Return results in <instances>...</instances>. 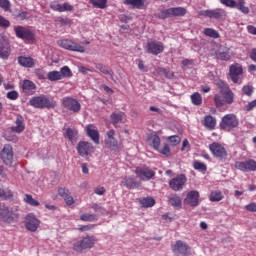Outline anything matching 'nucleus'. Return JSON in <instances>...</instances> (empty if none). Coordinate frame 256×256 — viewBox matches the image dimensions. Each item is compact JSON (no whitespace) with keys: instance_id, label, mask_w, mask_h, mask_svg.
<instances>
[{"instance_id":"nucleus-51","label":"nucleus","mask_w":256,"mask_h":256,"mask_svg":"<svg viewBox=\"0 0 256 256\" xmlns=\"http://www.w3.org/2000/svg\"><path fill=\"white\" fill-rule=\"evenodd\" d=\"M61 74L62 79L65 77H72L73 73H71V69L68 66H63L59 72Z\"/></svg>"},{"instance_id":"nucleus-57","label":"nucleus","mask_w":256,"mask_h":256,"mask_svg":"<svg viewBox=\"0 0 256 256\" xmlns=\"http://www.w3.org/2000/svg\"><path fill=\"white\" fill-rule=\"evenodd\" d=\"M159 19H169V17L171 16V8L162 10L159 14H158Z\"/></svg>"},{"instance_id":"nucleus-64","label":"nucleus","mask_w":256,"mask_h":256,"mask_svg":"<svg viewBox=\"0 0 256 256\" xmlns=\"http://www.w3.org/2000/svg\"><path fill=\"white\" fill-rule=\"evenodd\" d=\"M256 107V99L249 102L246 106H245V111H253V109H255Z\"/></svg>"},{"instance_id":"nucleus-60","label":"nucleus","mask_w":256,"mask_h":256,"mask_svg":"<svg viewBox=\"0 0 256 256\" xmlns=\"http://www.w3.org/2000/svg\"><path fill=\"white\" fill-rule=\"evenodd\" d=\"M64 201L68 207H71V205L75 204V199H73V196H71L70 193L66 194Z\"/></svg>"},{"instance_id":"nucleus-62","label":"nucleus","mask_w":256,"mask_h":256,"mask_svg":"<svg viewBox=\"0 0 256 256\" xmlns=\"http://www.w3.org/2000/svg\"><path fill=\"white\" fill-rule=\"evenodd\" d=\"M160 71L167 77V79H173L175 77V74L171 70H167L165 68L160 69Z\"/></svg>"},{"instance_id":"nucleus-54","label":"nucleus","mask_w":256,"mask_h":256,"mask_svg":"<svg viewBox=\"0 0 256 256\" xmlns=\"http://www.w3.org/2000/svg\"><path fill=\"white\" fill-rule=\"evenodd\" d=\"M168 141L173 145V147H177L181 143V137L174 135V136H169Z\"/></svg>"},{"instance_id":"nucleus-29","label":"nucleus","mask_w":256,"mask_h":256,"mask_svg":"<svg viewBox=\"0 0 256 256\" xmlns=\"http://www.w3.org/2000/svg\"><path fill=\"white\" fill-rule=\"evenodd\" d=\"M0 199H4V201H15L13 191L9 188H0Z\"/></svg>"},{"instance_id":"nucleus-27","label":"nucleus","mask_w":256,"mask_h":256,"mask_svg":"<svg viewBox=\"0 0 256 256\" xmlns=\"http://www.w3.org/2000/svg\"><path fill=\"white\" fill-rule=\"evenodd\" d=\"M148 143L155 151H159V147H161V138L157 134H151L148 137Z\"/></svg>"},{"instance_id":"nucleus-40","label":"nucleus","mask_w":256,"mask_h":256,"mask_svg":"<svg viewBox=\"0 0 256 256\" xmlns=\"http://www.w3.org/2000/svg\"><path fill=\"white\" fill-rule=\"evenodd\" d=\"M210 201L212 202H219L223 199V193L219 190H214L210 193L209 196Z\"/></svg>"},{"instance_id":"nucleus-55","label":"nucleus","mask_w":256,"mask_h":256,"mask_svg":"<svg viewBox=\"0 0 256 256\" xmlns=\"http://www.w3.org/2000/svg\"><path fill=\"white\" fill-rule=\"evenodd\" d=\"M0 27L1 29H9V27H11V22L2 15H0Z\"/></svg>"},{"instance_id":"nucleus-13","label":"nucleus","mask_w":256,"mask_h":256,"mask_svg":"<svg viewBox=\"0 0 256 256\" xmlns=\"http://www.w3.org/2000/svg\"><path fill=\"white\" fill-rule=\"evenodd\" d=\"M135 173L141 181H151V179L155 177V171L151 170L149 167H137Z\"/></svg>"},{"instance_id":"nucleus-34","label":"nucleus","mask_w":256,"mask_h":256,"mask_svg":"<svg viewBox=\"0 0 256 256\" xmlns=\"http://www.w3.org/2000/svg\"><path fill=\"white\" fill-rule=\"evenodd\" d=\"M216 58L219 59L220 61H229L231 59V52H229V49H220L216 53Z\"/></svg>"},{"instance_id":"nucleus-18","label":"nucleus","mask_w":256,"mask_h":256,"mask_svg":"<svg viewBox=\"0 0 256 256\" xmlns=\"http://www.w3.org/2000/svg\"><path fill=\"white\" fill-rule=\"evenodd\" d=\"M235 167L239 171H243L244 173H249V171H256V161L253 159H249L242 162H236Z\"/></svg>"},{"instance_id":"nucleus-38","label":"nucleus","mask_w":256,"mask_h":256,"mask_svg":"<svg viewBox=\"0 0 256 256\" xmlns=\"http://www.w3.org/2000/svg\"><path fill=\"white\" fill-rule=\"evenodd\" d=\"M125 5H131L133 9H143L145 6V0H125Z\"/></svg>"},{"instance_id":"nucleus-49","label":"nucleus","mask_w":256,"mask_h":256,"mask_svg":"<svg viewBox=\"0 0 256 256\" xmlns=\"http://www.w3.org/2000/svg\"><path fill=\"white\" fill-rule=\"evenodd\" d=\"M214 103L217 108L223 107V105H227V103L225 102V98L218 94L214 96Z\"/></svg>"},{"instance_id":"nucleus-47","label":"nucleus","mask_w":256,"mask_h":256,"mask_svg":"<svg viewBox=\"0 0 256 256\" xmlns=\"http://www.w3.org/2000/svg\"><path fill=\"white\" fill-rule=\"evenodd\" d=\"M81 221L93 223V221H97V216L95 214H89V213H84L80 216Z\"/></svg>"},{"instance_id":"nucleus-24","label":"nucleus","mask_w":256,"mask_h":256,"mask_svg":"<svg viewBox=\"0 0 256 256\" xmlns=\"http://www.w3.org/2000/svg\"><path fill=\"white\" fill-rule=\"evenodd\" d=\"M125 114L123 112H113L110 115V121L114 127H119L120 123H125Z\"/></svg>"},{"instance_id":"nucleus-2","label":"nucleus","mask_w":256,"mask_h":256,"mask_svg":"<svg viewBox=\"0 0 256 256\" xmlns=\"http://www.w3.org/2000/svg\"><path fill=\"white\" fill-rule=\"evenodd\" d=\"M97 243V238L94 235H87L81 240L73 243V251L76 253H82L85 249H93Z\"/></svg>"},{"instance_id":"nucleus-48","label":"nucleus","mask_w":256,"mask_h":256,"mask_svg":"<svg viewBox=\"0 0 256 256\" xmlns=\"http://www.w3.org/2000/svg\"><path fill=\"white\" fill-rule=\"evenodd\" d=\"M158 153H161V155H164L165 157H171V148H169V144L164 143L162 148H159Z\"/></svg>"},{"instance_id":"nucleus-50","label":"nucleus","mask_w":256,"mask_h":256,"mask_svg":"<svg viewBox=\"0 0 256 256\" xmlns=\"http://www.w3.org/2000/svg\"><path fill=\"white\" fill-rule=\"evenodd\" d=\"M91 209H93L95 213H99L100 215H105V213H107V210L97 203L92 204Z\"/></svg>"},{"instance_id":"nucleus-5","label":"nucleus","mask_w":256,"mask_h":256,"mask_svg":"<svg viewBox=\"0 0 256 256\" xmlns=\"http://www.w3.org/2000/svg\"><path fill=\"white\" fill-rule=\"evenodd\" d=\"M57 44L59 45V47H62V49H66L67 51H76L77 53H85V47L69 39L59 40Z\"/></svg>"},{"instance_id":"nucleus-45","label":"nucleus","mask_w":256,"mask_h":256,"mask_svg":"<svg viewBox=\"0 0 256 256\" xmlns=\"http://www.w3.org/2000/svg\"><path fill=\"white\" fill-rule=\"evenodd\" d=\"M47 79L49 81H61V79H63L61 77V74L59 71H51L47 74Z\"/></svg>"},{"instance_id":"nucleus-3","label":"nucleus","mask_w":256,"mask_h":256,"mask_svg":"<svg viewBox=\"0 0 256 256\" xmlns=\"http://www.w3.org/2000/svg\"><path fill=\"white\" fill-rule=\"evenodd\" d=\"M19 219V209L0 206V221L13 223Z\"/></svg>"},{"instance_id":"nucleus-39","label":"nucleus","mask_w":256,"mask_h":256,"mask_svg":"<svg viewBox=\"0 0 256 256\" xmlns=\"http://www.w3.org/2000/svg\"><path fill=\"white\" fill-rule=\"evenodd\" d=\"M23 201L27 204L30 205L31 207H39L41 203L39 201L35 200L31 194H25Z\"/></svg>"},{"instance_id":"nucleus-33","label":"nucleus","mask_w":256,"mask_h":256,"mask_svg":"<svg viewBox=\"0 0 256 256\" xmlns=\"http://www.w3.org/2000/svg\"><path fill=\"white\" fill-rule=\"evenodd\" d=\"M234 9H237L240 11V13H243V15H249L250 13L249 7L246 6L245 0H236V6Z\"/></svg>"},{"instance_id":"nucleus-63","label":"nucleus","mask_w":256,"mask_h":256,"mask_svg":"<svg viewBox=\"0 0 256 256\" xmlns=\"http://www.w3.org/2000/svg\"><path fill=\"white\" fill-rule=\"evenodd\" d=\"M246 211L250 213H256V202L249 203L245 206Z\"/></svg>"},{"instance_id":"nucleus-1","label":"nucleus","mask_w":256,"mask_h":256,"mask_svg":"<svg viewBox=\"0 0 256 256\" xmlns=\"http://www.w3.org/2000/svg\"><path fill=\"white\" fill-rule=\"evenodd\" d=\"M29 105L34 109H55L57 107V103L45 95L32 97Z\"/></svg>"},{"instance_id":"nucleus-43","label":"nucleus","mask_w":256,"mask_h":256,"mask_svg":"<svg viewBox=\"0 0 256 256\" xmlns=\"http://www.w3.org/2000/svg\"><path fill=\"white\" fill-rule=\"evenodd\" d=\"M90 3L96 9H106L107 8V0H90Z\"/></svg>"},{"instance_id":"nucleus-28","label":"nucleus","mask_w":256,"mask_h":256,"mask_svg":"<svg viewBox=\"0 0 256 256\" xmlns=\"http://www.w3.org/2000/svg\"><path fill=\"white\" fill-rule=\"evenodd\" d=\"M16 126H12L11 127V131H14V133H23V131H25V123L23 120V117L18 116L16 118Z\"/></svg>"},{"instance_id":"nucleus-44","label":"nucleus","mask_w":256,"mask_h":256,"mask_svg":"<svg viewBox=\"0 0 256 256\" xmlns=\"http://www.w3.org/2000/svg\"><path fill=\"white\" fill-rule=\"evenodd\" d=\"M204 35H206V37H211L212 39H219V32L213 28L204 29Z\"/></svg>"},{"instance_id":"nucleus-4","label":"nucleus","mask_w":256,"mask_h":256,"mask_svg":"<svg viewBox=\"0 0 256 256\" xmlns=\"http://www.w3.org/2000/svg\"><path fill=\"white\" fill-rule=\"evenodd\" d=\"M239 127V118L235 114H226L222 117L220 122V129L224 131H231Z\"/></svg>"},{"instance_id":"nucleus-61","label":"nucleus","mask_w":256,"mask_h":256,"mask_svg":"<svg viewBox=\"0 0 256 256\" xmlns=\"http://www.w3.org/2000/svg\"><path fill=\"white\" fill-rule=\"evenodd\" d=\"M50 8H52L53 11L61 13L62 4H59L57 1H53L50 3Z\"/></svg>"},{"instance_id":"nucleus-22","label":"nucleus","mask_w":256,"mask_h":256,"mask_svg":"<svg viewBox=\"0 0 256 256\" xmlns=\"http://www.w3.org/2000/svg\"><path fill=\"white\" fill-rule=\"evenodd\" d=\"M225 14V10L221 8H216L213 10H205L202 12V15L204 17H208L209 19H221L223 15Z\"/></svg>"},{"instance_id":"nucleus-7","label":"nucleus","mask_w":256,"mask_h":256,"mask_svg":"<svg viewBox=\"0 0 256 256\" xmlns=\"http://www.w3.org/2000/svg\"><path fill=\"white\" fill-rule=\"evenodd\" d=\"M15 35L18 39H23L24 41H35V35L33 31L23 26L14 27Z\"/></svg>"},{"instance_id":"nucleus-11","label":"nucleus","mask_w":256,"mask_h":256,"mask_svg":"<svg viewBox=\"0 0 256 256\" xmlns=\"http://www.w3.org/2000/svg\"><path fill=\"white\" fill-rule=\"evenodd\" d=\"M0 158L5 165H13V147L5 144L0 152Z\"/></svg>"},{"instance_id":"nucleus-19","label":"nucleus","mask_w":256,"mask_h":256,"mask_svg":"<svg viewBox=\"0 0 256 256\" xmlns=\"http://www.w3.org/2000/svg\"><path fill=\"white\" fill-rule=\"evenodd\" d=\"M94 149L93 144L85 141H80L77 145V151L80 157L89 156V153H93Z\"/></svg>"},{"instance_id":"nucleus-59","label":"nucleus","mask_w":256,"mask_h":256,"mask_svg":"<svg viewBox=\"0 0 256 256\" xmlns=\"http://www.w3.org/2000/svg\"><path fill=\"white\" fill-rule=\"evenodd\" d=\"M0 7L4 11H11V2L9 0H0Z\"/></svg>"},{"instance_id":"nucleus-26","label":"nucleus","mask_w":256,"mask_h":256,"mask_svg":"<svg viewBox=\"0 0 256 256\" xmlns=\"http://www.w3.org/2000/svg\"><path fill=\"white\" fill-rule=\"evenodd\" d=\"M18 63L21 67H27L28 69L35 67V59L32 57L20 56L18 57Z\"/></svg>"},{"instance_id":"nucleus-30","label":"nucleus","mask_w":256,"mask_h":256,"mask_svg":"<svg viewBox=\"0 0 256 256\" xmlns=\"http://www.w3.org/2000/svg\"><path fill=\"white\" fill-rule=\"evenodd\" d=\"M122 185L127 187V189H137V187H139V182L132 177H126L122 180Z\"/></svg>"},{"instance_id":"nucleus-53","label":"nucleus","mask_w":256,"mask_h":256,"mask_svg":"<svg viewBox=\"0 0 256 256\" xmlns=\"http://www.w3.org/2000/svg\"><path fill=\"white\" fill-rule=\"evenodd\" d=\"M220 3L222 5H225V7H229L230 9H235L237 5V0H220Z\"/></svg>"},{"instance_id":"nucleus-41","label":"nucleus","mask_w":256,"mask_h":256,"mask_svg":"<svg viewBox=\"0 0 256 256\" xmlns=\"http://www.w3.org/2000/svg\"><path fill=\"white\" fill-rule=\"evenodd\" d=\"M190 99L192 103L196 105V107H199L200 105L203 104V97H201V94H199L198 92L193 93L190 96Z\"/></svg>"},{"instance_id":"nucleus-12","label":"nucleus","mask_w":256,"mask_h":256,"mask_svg":"<svg viewBox=\"0 0 256 256\" xmlns=\"http://www.w3.org/2000/svg\"><path fill=\"white\" fill-rule=\"evenodd\" d=\"M229 75H230V79L234 83L241 84L239 79H241V75H243V66L239 63L232 64L229 69Z\"/></svg>"},{"instance_id":"nucleus-20","label":"nucleus","mask_w":256,"mask_h":256,"mask_svg":"<svg viewBox=\"0 0 256 256\" xmlns=\"http://www.w3.org/2000/svg\"><path fill=\"white\" fill-rule=\"evenodd\" d=\"M11 55V44L9 40L1 38L0 39V59L7 60Z\"/></svg>"},{"instance_id":"nucleus-56","label":"nucleus","mask_w":256,"mask_h":256,"mask_svg":"<svg viewBox=\"0 0 256 256\" xmlns=\"http://www.w3.org/2000/svg\"><path fill=\"white\" fill-rule=\"evenodd\" d=\"M193 167L196 169V171H207V165H205L203 162L194 161Z\"/></svg>"},{"instance_id":"nucleus-25","label":"nucleus","mask_w":256,"mask_h":256,"mask_svg":"<svg viewBox=\"0 0 256 256\" xmlns=\"http://www.w3.org/2000/svg\"><path fill=\"white\" fill-rule=\"evenodd\" d=\"M22 89L26 95H35V91H37V85H35L31 80H24L22 83Z\"/></svg>"},{"instance_id":"nucleus-35","label":"nucleus","mask_w":256,"mask_h":256,"mask_svg":"<svg viewBox=\"0 0 256 256\" xmlns=\"http://www.w3.org/2000/svg\"><path fill=\"white\" fill-rule=\"evenodd\" d=\"M77 130H73L71 128L64 129V137H67L71 143H76L77 141Z\"/></svg>"},{"instance_id":"nucleus-32","label":"nucleus","mask_w":256,"mask_h":256,"mask_svg":"<svg viewBox=\"0 0 256 256\" xmlns=\"http://www.w3.org/2000/svg\"><path fill=\"white\" fill-rule=\"evenodd\" d=\"M234 9H237L240 11V13H243V15H249L250 13L249 7L246 6L245 0H236V6Z\"/></svg>"},{"instance_id":"nucleus-42","label":"nucleus","mask_w":256,"mask_h":256,"mask_svg":"<svg viewBox=\"0 0 256 256\" xmlns=\"http://www.w3.org/2000/svg\"><path fill=\"white\" fill-rule=\"evenodd\" d=\"M140 205H142V207H145L146 209L149 207H153L155 205V199H153L152 197H146L140 200Z\"/></svg>"},{"instance_id":"nucleus-36","label":"nucleus","mask_w":256,"mask_h":256,"mask_svg":"<svg viewBox=\"0 0 256 256\" xmlns=\"http://www.w3.org/2000/svg\"><path fill=\"white\" fill-rule=\"evenodd\" d=\"M168 202L170 205H172V207H176V208H181V197L178 196L177 194H172L168 197Z\"/></svg>"},{"instance_id":"nucleus-17","label":"nucleus","mask_w":256,"mask_h":256,"mask_svg":"<svg viewBox=\"0 0 256 256\" xmlns=\"http://www.w3.org/2000/svg\"><path fill=\"white\" fill-rule=\"evenodd\" d=\"M106 135L107 138L104 140L106 147L112 151H117L119 149V141L115 139V130L107 131Z\"/></svg>"},{"instance_id":"nucleus-37","label":"nucleus","mask_w":256,"mask_h":256,"mask_svg":"<svg viewBox=\"0 0 256 256\" xmlns=\"http://www.w3.org/2000/svg\"><path fill=\"white\" fill-rule=\"evenodd\" d=\"M171 17H185L187 9L183 7L170 8Z\"/></svg>"},{"instance_id":"nucleus-16","label":"nucleus","mask_w":256,"mask_h":256,"mask_svg":"<svg viewBox=\"0 0 256 256\" xmlns=\"http://www.w3.org/2000/svg\"><path fill=\"white\" fill-rule=\"evenodd\" d=\"M147 53H150L151 55H159L165 51V45H163V42L159 41H150L147 43Z\"/></svg>"},{"instance_id":"nucleus-58","label":"nucleus","mask_w":256,"mask_h":256,"mask_svg":"<svg viewBox=\"0 0 256 256\" xmlns=\"http://www.w3.org/2000/svg\"><path fill=\"white\" fill-rule=\"evenodd\" d=\"M7 99H10V101H17L19 99V92L12 90L6 94Z\"/></svg>"},{"instance_id":"nucleus-14","label":"nucleus","mask_w":256,"mask_h":256,"mask_svg":"<svg viewBox=\"0 0 256 256\" xmlns=\"http://www.w3.org/2000/svg\"><path fill=\"white\" fill-rule=\"evenodd\" d=\"M185 183H187V177L180 174L169 181V187L172 189V191H181Z\"/></svg>"},{"instance_id":"nucleus-10","label":"nucleus","mask_w":256,"mask_h":256,"mask_svg":"<svg viewBox=\"0 0 256 256\" xmlns=\"http://www.w3.org/2000/svg\"><path fill=\"white\" fill-rule=\"evenodd\" d=\"M62 105L68 111H72L73 113H79L81 111V104L77 99L71 97H65L62 99Z\"/></svg>"},{"instance_id":"nucleus-6","label":"nucleus","mask_w":256,"mask_h":256,"mask_svg":"<svg viewBox=\"0 0 256 256\" xmlns=\"http://www.w3.org/2000/svg\"><path fill=\"white\" fill-rule=\"evenodd\" d=\"M209 149L216 159H219L220 161H225V159H227L228 154L227 149H225V146L217 142H213L212 144L209 145Z\"/></svg>"},{"instance_id":"nucleus-31","label":"nucleus","mask_w":256,"mask_h":256,"mask_svg":"<svg viewBox=\"0 0 256 256\" xmlns=\"http://www.w3.org/2000/svg\"><path fill=\"white\" fill-rule=\"evenodd\" d=\"M217 125V119L211 115H206L204 117V126H206L207 129L213 130L215 129Z\"/></svg>"},{"instance_id":"nucleus-9","label":"nucleus","mask_w":256,"mask_h":256,"mask_svg":"<svg viewBox=\"0 0 256 256\" xmlns=\"http://www.w3.org/2000/svg\"><path fill=\"white\" fill-rule=\"evenodd\" d=\"M40 225H41V221L39 219H37L35 214L29 213L26 215L25 227L28 231L35 233V231H37V229H39Z\"/></svg>"},{"instance_id":"nucleus-15","label":"nucleus","mask_w":256,"mask_h":256,"mask_svg":"<svg viewBox=\"0 0 256 256\" xmlns=\"http://www.w3.org/2000/svg\"><path fill=\"white\" fill-rule=\"evenodd\" d=\"M189 250L190 248L187 243L181 240L176 241V243L172 245V251L176 256H187L189 255Z\"/></svg>"},{"instance_id":"nucleus-21","label":"nucleus","mask_w":256,"mask_h":256,"mask_svg":"<svg viewBox=\"0 0 256 256\" xmlns=\"http://www.w3.org/2000/svg\"><path fill=\"white\" fill-rule=\"evenodd\" d=\"M199 197L200 195L198 191H190L184 199V203L185 205H190V207H197V205H199Z\"/></svg>"},{"instance_id":"nucleus-8","label":"nucleus","mask_w":256,"mask_h":256,"mask_svg":"<svg viewBox=\"0 0 256 256\" xmlns=\"http://www.w3.org/2000/svg\"><path fill=\"white\" fill-rule=\"evenodd\" d=\"M219 87L220 93L223 95L226 105H233L235 101V94L233 93V91H231L229 85L224 82H220Z\"/></svg>"},{"instance_id":"nucleus-52","label":"nucleus","mask_w":256,"mask_h":256,"mask_svg":"<svg viewBox=\"0 0 256 256\" xmlns=\"http://www.w3.org/2000/svg\"><path fill=\"white\" fill-rule=\"evenodd\" d=\"M253 91H255V89L252 85H245L242 87V93L243 95H247V97H251V95H253Z\"/></svg>"},{"instance_id":"nucleus-23","label":"nucleus","mask_w":256,"mask_h":256,"mask_svg":"<svg viewBox=\"0 0 256 256\" xmlns=\"http://www.w3.org/2000/svg\"><path fill=\"white\" fill-rule=\"evenodd\" d=\"M94 126L92 124H89L86 126V133L88 135V137H90V139L96 144L99 145L100 143V137H99V130L98 129H94Z\"/></svg>"},{"instance_id":"nucleus-46","label":"nucleus","mask_w":256,"mask_h":256,"mask_svg":"<svg viewBox=\"0 0 256 256\" xmlns=\"http://www.w3.org/2000/svg\"><path fill=\"white\" fill-rule=\"evenodd\" d=\"M96 69H98L100 73H103V75H110V77H113V72H111V69L103 64H97Z\"/></svg>"}]
</instances>
